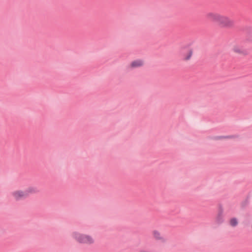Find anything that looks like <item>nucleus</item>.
Returning a JSON list of instances; mask_svg holds the SVG:
<instances>
[{
    "label": "nucleus",
    "instance_id": "1a4fd4ad",
    "mask_svg": "<svg viewBox=\"0 0 252 252\" xmlns=\"http://www.w3.org/2000/svg\"><path fill=\"white\" fill-rule=\"evenodd\" d=\"M238 224V221L235 218H232L230 220V224L232 226H235Z\"/></svg>",
    "mask_w": 252,
    "mask_h": 252
},
{
    "label": "nucleus",
    "instance_id": "39448f33",
    "mask_svg": "<svg viewBox=\"0 0 252 252\" xmlns=\"http://www.w3.org/2000/svg\"><path fill=\"white\" fill-rule=\"evenodd\" d=\"M152 236L156 240L160 241L161 242L165 241L164 238L161 233L158 230H154L152 231Z\"/></svg>",
    "mask_w": 252,
    "mask_h": 252
},
{
    "label": "nucleus",
    "instance_id": "f257e3e1",
    "mask_svg": "<svg viewBox=\"0 0 252 252\" xmlns=\"http://www.w3.org/2000/svg\"><path fill=\"white\" fill-rule=\"evenodd\" d=\"M206 18L211 22L217 23L219 26L224 28H232L234 26V22L227 16L215 12H209L206 14Z\"/></svg>",
    "mask_w": 252,
    "mask_h": 252
},
{
    "label": "nucleus",
    "instance_id": "423d86ee",
    "mask_svg": "<svg viewBox=\"0 0 252 252\" xmlns=\"http://www.w3.org/2000/svg\"><path fill=\"white\" fill-rule=\"evenodd\" d=\"M144 62L141 59L136 60L132 61L129 64V67L131 68H134L139 67L144 65Z\"/></svg>",
    "mask_w": 252,
    "mask_h": 252
},
{
    "label": "nucleus",
    "instance_id": "0eeeda50",
    "mask_svg": "<svg viewBox=\"0 0 252 252\" xmlns=\"http://www.w3.org/2000/svg\"><path fill=\"white\" fill-rule=\"evenodd\" d=\"M232 50L234 52L237 54H242L244 52L243 48L238 45H233Z\"/></svg>",
    "mask_w": 252,
    "mask_h": 252
},
{
    "label": "nucleus",
    "instance_id": "f03ea898",
    "mask_svg": "<svg viewBox=\"0 0 252 252\" xmlns=\"http://www.w3.org/2000/svg\"><path fill=\"white\" fill-rule=\"evenodd\" d=\"M73 238L80 244L92 245L94 243V238L91 235L83 234L78 232H74L72 234Z\"/></svg>",
    "mask_w": 252,
    "mask_h": 252
},
{
    "label": "nucleus",
    "instance_id": "20e7f679",
    "mask_svg": "<svg viewBox=\"0 0 252 252\" xmlns=\"http://www.w3.org/2000/svg\"><path fill=\"white\" fill-rule=\"evenodd\" d=\"M193 53V50L192 48H188L183 55V60L188 61L190 60Z\"/></svg>",
    "mask_w": 252,
    "mask_h": 252
},
{
    "label": "nucleus",
    "instance_id": "9d476101",
    "mask_svg": "<svg viewBox=\"0 0 252 252\" xmlns=\"http://www.w3.org/2000/svg\"><path fill=\"white\" fill-rule=\"evenodd\" d=\"M233 136H221V137H217L215 138L216 139H220L222 138H232Z\"/></svg>",
    "mask_w": 252,
    "mask_h": 252
},
{
    "label": "nucleus",
    "instance_id": "6e6552de",
    "mask_svg": "<svg viewBox=\"0 0 252 252\" xmlns=\"http://www.w3.org/2000/svg\"><path fill=\"white\" fill-rule=\"evenodd\" d=\"M24 191L26 193L27 196L29 194H34V193H36L37 192V190L35 188L33 187H30L28 188V189H27Z\"/></svg>",
    "mask_w": 252,
    "mask_h": 252
},
{
    "label": "nucleus",
    "instance_id": "7ed1b4c3",
    "mask_svg": "<svg viewBox=\"0 0 252 252\" xmlns=\"http://www.w3.org/2000/svg\"><path fill=\"white\" fill-rule=\"evenodd\" d=\"M11 195L16 201L22 200L27 197L26 193L22 190L16 189L11 192Z\"/></svg>",
    "mask_w": 252,
    "mask_h": 252
}]
</instances>
